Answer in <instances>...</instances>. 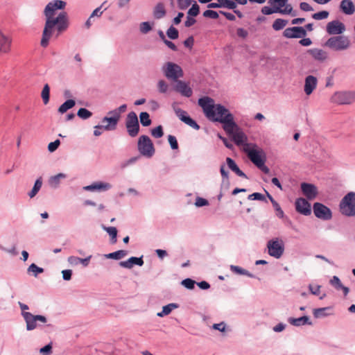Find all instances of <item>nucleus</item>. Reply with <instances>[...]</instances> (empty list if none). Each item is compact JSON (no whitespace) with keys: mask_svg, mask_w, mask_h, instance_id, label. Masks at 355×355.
<instances>
[{"mask_svg":"<svg viewBox=\"0 0 355 355\" xmlns=\"http://www.w3.org/2000/svg\"><path fill=\"white\" fill-rule=\"evenodd\" d=\"M198 103L209 121L222 123L227 134L231 136L238 145L244 146L243 135L239 132L233 115L225 106L216 104L214 100L209 96L200 98Z\"/></svg>","mask_w":355,"mask_h":355,"instance_id":"nucleus-1","label":"nucleus"},{"mask_svg":"<svg viewBox=\"0 0 355 355\" xmlns=\"http://www.w3.org/2000/svg\"><path fill=\"white\" fill-rule=\"evenodd\" d=\"M66 2L62 0H53L49 2L44 8L46 22L42 32L40 44L46 48L51 37L55 31V37H58L69 26L68 15L65 11L60 12L56 17H53L56 10L64 9Z\"/></svg>","mask_w":355,"mask_h":355,"instance_id":"nucleus-2","label":"nucleus"},{"mask_svg":"<svg viewBox=\"0 0 355 355\" xmlns=\"http://www.w3.org/2000/svg\"><path fill=\"white\" fill-rule=\"evenodd\" d=\"M245 155L252 163L264 173H268L270 169L266 166V155L264 150L256 144L245 142Z\"/></svg>","mask_w":355,"mask_h":355,"instance_id":"nucleus-3","label":"nucleus"},{"mask_svg":"<svg viewBox=\"0 0 355 355\" xmlns=\"http://www.w3.org/2000/svg\"><path fill=\"white\" fill-rule=\"evenodd\" d=\"M127 109L126 104H123L119 107L108 112V114L111 116H104L102 119V123H107L106 129H116L117 124L121 118V114L125 112Z\"/></svg>","mask_w":355,"mask_h":355,"instance_id":"nucleus-4","label":"nucleus"},{"mask_svg":"<svg viewBox=\"0 0 355 355\" xmlns=\"http://www.w3.org/2000/svg\"><path fill=\"white\" fill-rule=\"evenodd\" d=\"M340 211L347 216H355V193H348L340 203Z\"/></svg>","mask_w":355,"mask_h":355,"instance_id":"nucleus-5","label":"nucleus"},{"mask_svg":"<svg viewBox=\"0 0 355 355\" xmlns=\"http://www.w3.org/2000/svg\"><path fill=\"white\" fill-rule=\"evenodd\" d=\"M324 46L334 51H344L349 47L350 41L346 36H334L326 41Z\"/></svg>","mask_w":355,"mask_h":355,"instance_id":"nucleus-6","label":"nucleus"},{"mask_svg":"<svg viewBox=\"0 0 355 355\" xmlns=\"http://www.w3.org/2000/svg\"><path fill=\"white\" fill-rule=\"evenodd\" d=\"M267 249L270 256L279 259L284 252V242L280 238H274L268 241Z\"/></svg>","mask_w":355,"mask_h":355,"instance_id":"nucleus-7","label":"nucleus"},{"mask_svg":"<svg viewBox=\"0 0 355 355\" xmlns=\"http://www.w3.org/2000/svg\"><path fill=\"white\" fill-rule=\"evenodd\" d=\"M162 71L164 76L170 80L178 81V79L182 78L184 73L178 64L168 62L162 67Z\"/></svg>","mask_w":355,"mask_h":355,"instance_id":"nucleus-8","label":"nucleus"},{"mask_svg":"<svg viewBox=\"0 0 355 355\" xmlns=\"http://www.w3.org/2000/svg\"><path fill=\"white\" fill-rule=\"evenodd\" d=\"M138 150L141 155L151 157L155 153L153 144L149 137L141 135L138 140Z\"/></svg>","mask_w":355,"mask_h":355,"instance_id":"nucleus-9","label":"nucleus"},{"mask_svg":"<svg viewBox=\"0 0 355 355\" xmlns=\"http://www.w3.org/2000/svg\"><path fill=\"white\" fill-rule=\"evenodd\" d=\"M125 127L131 137H135L138 135L140 127L138 117L135 112H130L127 114Z\"/></svg>","mask_w":355,"mask_h":355,"instance_id":"nucleus-10","label":"nucleus"},{"mask_svg":"<svg viewBox=\"0 0 355 355\" xmlns=\"http://www.w3.org/2000/svg\"><path fill=\"white\" fill-rule=\"evenodd\" d=\"M288 0H269L268 3L275 9L277 13L295 16L296 12L293 11V7L291 4L288 3Z\"/></svg>","mask_w":355,"mask_h":355,"instance_id":"nucleus-11","label":"nucleus"},{"mask_svg":"<svg viewBox=\"0 0 355 355\" xmlns=\"http://www.w3.org/2000/svg\"><path fill=\"white\" fill-rule=\"evenodd\" d=\"M21 315L26 323V330L32 331L37 327V322L45 323L47 319L42 315H33L30 312L23 311Z\"/></svg>","mask_w":355,"mask_h":355,"instance_id":"nucleus-12","label":"nucleus"},{"mask_svg":"<svg viewBox=\"0 0 355 355\" xmlns=\"http://www.w3.org/2000/svg\"><path fill=\"white\" fill-rule=\"evenodd\" d=\"M313 212L317 218L323 220H329L331 218V211L329 208L319 202L314 203Z\"/></svg>","mask_w":355,"mask_h":355,"instance_id":"nucleus-13","label":"nucleus"},{"mask_svg":"<svg viewBox=\"0 0 355 355\" xmlns=\"http://www.w3.org/2000/svg\"><path fill=\"white\" fill-rule=\"evenodd\" d=\"M283 35L286 38H302L306 35V31L303 27L294 26L286 28Z\"/></svg>","mask_w":355,"mask_h":355,"instance_id":"nucleus-14","label":"nucleus"},{"mask_svg":"<svg viewBox=\"0 0 355 355\" xmlns=\"http://www.w3.org/2000/svg\"><path fill=\"white\" fill-rule=\"evenodd\" d=\"M326 30L329 35H339L345 31V26L338 20H334L327 24Z\"/></svg>","mask_w":355,"mask_h":355,"instance_id":"nucleus-15","label":"nucleus"},{"mask_svg":"<svg viewBox=\"0 0 355 355\" xmlns=\"http://www.w3.org/2000/svg\"><path fill=\"white\" fill-rule=\"evenodd\" d=\"M295 209L297 212L304 216H309L311 213V204L302 198L296 200Z\"/></svg>","mask_w":355,"mask_h":355,"instance_id":"nucleus-16","label":"nucleus"},{"mask_svg":"<svg viewBox=\"0 0 355 355\" xmlns=\"http://www.w3.org/2000/svg\"><path fill=\"white\" fill-rule=\"evenodd\" d=\"M301 189L303 194L309 199L313 200L316 198L318 195V189L317 187L312 184L309 183H302L301 184Z\"/></svg>","mask_w":355,"mask_h":355,"instance_id":"nucleus-17","label":"nucleus"},{"mask_svg":"<svg viewBox=\"0 0 355 355\" xmlns=\"http://www.w3.org/2000/svg\"><path fill=\"white\" fill-rule=\"evenodd\" d=\"M333 102L339 105L350 104L352 102V98L347 92H336L332 96Z\"/></svg>","mask_w":355,"mask_h":355,"instance_id":"nucleus-18","label":"nucleus"},{"mask_svg":"<svg viewBox=\"0 0 355 355\" xmlns=\"http://www.w3.org/2000/svg\"><path fill=\"white\" fill-rule=\"evenodd\" d=\"M112 188V185L108 182H96L90 185H87L83 187L85 191H108Z\"/></svg>","mask_w":355,"mask_h":355,"instance_id":"nucleus-19","label":"nucleus"},{"mask_svg":"<svg viewBox=\"0 0 355 355\" xmlns=\"http://www.w3.org/2000/svg\"><path fill=\"white\" fill-rule=\"evenodd\" d=\"M318 84L316 77L309 75L306 77L304 90L306 95L309 96L315 89Z\"/></svg>","mask_w":355,"mask_h":355,"instance_id":"nucleus-20","label":"nucleus"},{"mask_svg":"<svg viewBox=\"0 0 355 355\" xmlns=\"http://www.w3.org/2000/svg\"><path fill=\"white\" fill-rule=\"evenodd\" d=\"M12 39L0 31V52L8 53L11 50Z\"/></svg>","mask_w":355,"mask_h":355,"instance_id":"nucleus-21","label":"nucleus"},{"mask_svg":"<svg viewBox=\"0 0 355 355\" xmlns=\"http://www.w3.org/2000/svg\"><path fill=\"white\" fill-rule=\"evenodd\" d=\"M175 89L186 97H190L193 94L191 88L186 83L182 80L177 81Z\"/></svg>","mask_w":355,"mask_h":355,"instance_id":"nucleus-22","label":"nucleus"},{"mask_svg":"<svg viewBox=\"0 0 355 355\" xmlns=\"http://www.w3.org/2000/svg\"><path fill=\"white\" fill-rule=\"evenodd\" d=\"M119 265L125 268H131L133 265H137L139 266H141L144 265V260L143 257H131L126 261H121L119 263Z\"/></svg>","mask_w":355,"mask_h":355,"instance_id":"nucleus-23","label":"nucleus"},{"mask_svg":"<svg viewBox=\"0 0 355 355\" xmlns=\"http://www.w3.org/2000/svg\"><path fill=\"white\" fill-rule=\"evenodd\" d=\"M341 11L345 15H351L355 12V6L351 0H343L340 4Z\"/></svg>","mask_w":355,"mask_h":355,"instance_id":"nucleus-24","label":"nucleus"},{"mask_svg":"<svg viewBox=\"0 0 355 355\" xmlns=\"http://www.w3.org/2000/svg\"><path fill=\"white\" fill-rule=\"evenodd\" d=\"M309 53L312 55V57L320 62H323L326 60L328 58L327 53L319 49H313L309 51Z\"/></svg>","mask_w":355,"mask_h":355,"instance_id":"nucleus-25","label":"nucleus"},{"mask_svg":"<svg viewBox=\"0 0 355 355\" xmlns=\"http://www.w3.org/2000/svg\"><path fill=\"white\" fill-rule=\"evenodd\" d=\"M330 284L332 286H334L336 290H343L344 295H347L349 289V288L343 286L340 280V279L337 276H334L332 279L330 280Z\"/></svg>","mask_w":355,"mask_h":355,"instance_id":"nucleus-26","label":"nucleus"},{"mask_svg":"<svg viewBox=\"0 0 355 355\" xmlns=\"http://www.w3.org/2000/svg\"><path fill=\"white\" fill-rule=\"evenodd\" d=\"M67 178L66 174L60 173L55 175L51 177L49 180V185L54 189H56L59 187L60 184V180L64 179Z\"/></svg>","mask_w":355,"mask_h":355,"instance_id":"nucleus-27","label":"nucleus"},{"mask_svg":"<svg viewBox=\"0 0 355 355\" xmlns=\"http://www.w3.org/2000/svg\"><path fill=\"white\" fill-rule=\"evenodd\" d=\"M288 322L291 324L297 327L305 324H311V322H309V318L308 316H302L298 318H290L288 319Z\"/></svg>","mask_w":355,"mask_h":355,"instance_id":"nucleus-28","label":"nucleus"},{"mask_svg":"<svg viewBox=\"0 0 355 355\" xmlns=\"http://www.w3.org/2000/svg\"><path fill=\"white\" fill-rule=\"evenodd\" d=\"M178 304L176 303H170L166 306H164L162 311L161 312H158L157 315L160 318L168 315L173 309L178 308Z\"/></svg>","mask_w":355,"mask_h":355,"instance_id":"nucleus-29","label":"nucleus"},{"mask_svg":"<svg viewBox=\"0 0 355 355\" xmlns=\"http://www.w3.org/2000/svg\"><path fill=\"white\" fill-rule=\"evenodd\" d=\"M227 164L230 169L234 171L236 175L240 177L244 176V173L239 168L235 162L230 157L226 159Z\"/></svg>","mask_w":355,"mask_h":355,"instance_id":"nucleus-30","label":"nucleus"},{"mask_svg":"<svg viewBox=\"0 0 355 355\" xmlns=\"http://www.w3.org/2000/svg\"><path fill=\"white\" fill-rule=\"evenodd\" d=\"M166 15V10L164 8V6L162 3H157L153 11V15L155 19H162Z\"/></svg>","mask_w":355,"mask_h":355,"instance_id":"nucleus-31","label":"nucleus"},{"mask_svg":"<svg viewBox=\"0 0 355 355\" xmlns=\"http://www.w3.org/2000/svg\"><path fill=\"white\" fill-rule=\"evenodd\" d=\"M76 105V102L73 99L67 100L64 103H62L58 107V112L60 114L65 113L67 110L74 107Z\"/></svg>","mask_w":355,"mask_h":355,"instance_id":"nucleus-32","label":"nucleus"},{"mask_svg":"<svg viewBox=\"0 0 355 355\" xmlns=\"http://www.w3.org/2000/svg\"><path fill=\"white\" fill-rule=\"evenodd\" d=\"M128 252L125 250H120L114 252L104 254L105 257L107 259H113L116 260L121 259L127 255Z\"/></svg>","mask_w":355,"mask_h":355,"instance_id":"nucleus-33","label":"nucleus"},{"mask_svg":"<svg viewBox=\"0 0 355 355\" xmlns=\"http://www.w3.org/2000/svg\"><path fill=\"white\" fill-rule=\"evenodd\" d=\"M42 186V178H39L36 180V181L35 182V184H34V186L32 189V190L28 193V196L31 198H33V197H35L37 193L39 192V191L40 190L41 187Z\"/></svg>","mask_w":355,"mask_h":355,"instance_id":"nucleus-34","label":"nucleus"},{"mask_svg":"<svg viewBox=\"0 0 355 355\" xmlns=\"http://www.w3.org/2000/svg\"><path fill=\"white\" fill-rule=\"evenodd\" d=\"M103 230L107 232V233L111 237V243H115L116 242L117 237V230L115 227H106L105 225H102Z\"/></svg>","mask_w":355,"mask_h":355,"instance_id":"nucleus-35","label":"nucleus"},{"mask_svg":"<svg viewBox=\"0 0 355 355\" xmlns=\"http://www.w3.org/2000/svg\"><path fill=\"white\" fill-rule=\"evenodd\" d=\"M28 273H32L34 277L44 272V269L37 266L35 263H31L27 269Z\"/></svg>","mask_w":355,"mask_h":355,"instance_id":"nucleus-36","label":"nucleus"},{"mask_svg":"<svg viewBox=\"0 0 355 355\" xmlns=\"http://www.w3.org/2000/svg\"><path fill=\"white\" fill-rule=\"evenodd\" d=\"M140 122L143 126H148L151 124L150 115L146 112H142L139 114Z\"/></svg>","mask_w":355,"mask_h":355,"instance_id":"nucleus-37","label":"nucleus"},{"mask_svg":"<svg viewBox=\"0 0 355 355\" xmlns=\"http://www.w3.org/2000/svg\"><path fill=\"white\" fill-rule=\"evenodd\" d=\"M41 96L43 100L44 104L46 105L49 101L50 96V87L48 84L44 85L41 93Z\"/></svg>","mask_w":355,"mask_h":355,"instance_id":"nucleus-38","label":"nucleus"},{"mask_svg":"<svg viewBox=\"0 0 355 355\" xmlns=\"http://www.w3.org/2000/svg\"><path fill=\"white\" fill-rule=\"evenodd\" d=\"M287 24V20L282 19H277L272 24V28L275 31H279L284 28Z\"/></svg>","mask_w":355,"mask_h":355,"instance_id":"nucleus-39","label":"nucleus"},{"mask_svg":"<svg viewBox=\"0 0 355 355\" xmlns=\"http://www.w3.org/2000/svg\"><path fill=\"white\" fill-rule=\"evenodd\" d=\"M167 36L171 40H176L178 38L179 32L172 25L171 26L168 30L166 31Z\"/></svg>","mask_w":355,"mask_h":355,"instance_id":"nucleus-40","label":"nucleus"},{"mask_svg":"<svg viewBox=\"0 0 355 355\" xmlns=\"http://www.w3.org/2000/svg\"><path fill=\"white\" fill-rule=\"evenodd\" d=\"M77 115L82 119H87L92 116V113L86 108H80L77 112Z\"/></svg>","mask_w":355,"mask_h":355,"instance_id":"nucleus-41","label":"nucleus"},{"mask_svg":"<svg viewBox=\"0 0 355 355\" xmlns=\"http://www.w3.org/2000/svg\"><path fill=\"white\" fill-rule=\"evenodd\" d=\"M220 4V8H227L229 9H234L236 7V3L230 0H217Z\"/></svg>","mask_w":355,"mask_h":355,"instance_id":"nucleus-42","label":"nucleus"},{"mask_svg":"<svg viewBox=\"0 0 355 355\" xmlns=\"http://www.w3.org/2000/svg\"><path fill=\"white\" fill-rule=\"evenodd\" d=\"M329 12L327 10H322L312 15V18L315 20H322L328 18Z\"/></svg>","mask_w":355,"mask_h":355,"instance_id":"nucleus-43","label":"nucleus"},{"mask_svg":"<svg viewBox=\"0 0 355 355\" xmlns=\"http://www.w3.org/2000/svg\"><path fill=\"white\" fill-rule=\"evenodd\" d=\"M329 309V307L315 309L313 310V315L315 318H322L326 316L327 315L326 311Z\"/></svg>","mask_w":355,"mask_h":355,"instance_id":"nucleus-44","label":"nucleus"},{"mask_svg":"<svg viewBox=\"0 0 355 355\" xmlns=\"http://www.w3.org/2000/svg\"><path fill=\"white\" fill-rule=\"evenodd\" d=\"M182 285L184 286L187 289H193L194 288L195 285L196 284V281L193 280L190 278H187L182 281Z\"/></svg>","mask_w":355,"mask_h":355,"instance_id":"nucleus-45","label":"nucleus"},{"mask_svg":"<svg viewBox=\"0 0 355 355\" xmlns=\"http://www.w3.org/2000/svg\"><path fill=\"white\" fill-rule=\"evenodd\" d=\"M199 12H200L199 6L196 3H194L192 5V6L189 9V10L187 12V15L194 17H196L199 14Z\"/></svg>","mask_w":355,"mask_h":355,"instance_id":"nucleus-46","label":"nucleus"},{"mask_svg":"<svg viewBox=\"0 0 355 355\" xmlns=\"http://www.w3.org/2000/svg\"><path fill=\"white\" fill-rule=\"evenodd\" d=\"M151 134L155 138H160L163 136L164 132L162 125H158L151 130Z\"/></svg>","mask_w":355,"mask_h":355,"instance_id":"nucleus-47","label":"nucleus"},{"mask_svg":"<svg viewBox=\"0 0 355 355\" xmlns=\"http://www.w3.org/2000/svg\"><path fill=\"white\" fill-rule=\"evenodd\" d=\"M107 126L106 125H97L94 126V135L96 137H98L101 135L102 132L101 131V129H103L105 131H112L115 129H106L105 127Z\"/></svg>","mask_w":355,"mask_h":355,"instance_id":"nucleus-48","label":"nucleus"},{"mask_svg":"<svg viewBox=\"0 0 355 355\" xmlns=\"http://www.w3.org/2000/svg\"><path fill=\"white\" fill-rule=\"evenodd\" d=\"M220 174H221V175L223 177V184H229L228 171H227L225 170V166L224 164L220 166Z\"/></svg>","mask_w":355,"mask_h":355,"instance_id":"nucleus-49","label":"nucleus"},{"mask_svg":"<svg viewBox=\"0 0 355 355\" xmlns=\"http://www.w3.org/2000/svg\"><path fill=\"white\" fill-rule=\"evenodd\" d=\"M185 121L184 123L193 128V129L198 130L200 129V125L196 123L195 120L189 116L187 119H184Z\"/></svg>","mask_w":355,"mask_h":355,"instance_id":"nucleus-50","label":"nucleus"},{"mask_svg":"<svg viewBox=\"0 0 355 355\" xmlns=\"http://www.w3.org/2000/svg\"><path fill=\"white\" fill-rule=\"evenodd\" d=\"M158 89L160 93H166L168 91V84L163 80H159L157 83Z\"/></svg>","mask_w":355,"mask_h":355,"instance_id":"nucleus-51","label":"nucleus"},{"mask_svg":"<svg viewBox=\"0 0 355 355\" xmlns=\"http://www.w3.org/2000/svg\"><path fill=\"white\" fill-rule=\"evenodd\" d=\"M152 29V26L150 23L148 21H144L141 23L140 24V31L144 33H148Z\"/></svg>","mask_w":355,"mask_h":355,"instance_id":"nucleus-52","label":"nucleus"},{"mask_svg":"<svg viewBox=\"0 0 355 355\" xmlns=\"http://www.w3.org/2000/svg\"><path fill=\"white\" fill-rule=\"evenodd\" d=\"M205 17L216 19L218 17V14L216 11L212 10H207L203 12Z\"/></svg>","mask_w":355,"mask_h":355,"instance_id":"nucleus-53","label":"nucleus"},{"mask_svg":"<svg viewBox=\"0 0 355 355\" xmlns=\"http://www.w3.org/2000/svg\"><path fill=\"white\" fill-rule=\"evenodd\" d=\"M168 140L171 146V148L173 150H176L178 148V143L175 136L171 135H168Z\"/></svg>","mask_w":355,"mask_h":355,"instance_id":"nucleus-54","label":"nucleus"},{"mask_svg":"<svg viewBox=\"0 0 355 355\" xmlns=\"http://www.w3.org/2000/svg\"><path fill=\"white\" fill-rule=\"evenodd\" d=\"M176 115L178 116V118L182 121H184V119H187L189 116L187 115V113L186 111H184L181 110L180 108H178L175 110Z\"/></svg>","mask_w":355,"mask_h":355,"instance_id":"nucleus-55","label":"nucleus"},{"mask_svg":"<svg viewBox=\"0 0 355 355\" xmlns=\"http://www.w3.org/2000/svg\"><path fill=\"white\" fill-rule=\"evenodd\" d=\"M208 205H209V202L207 200H206L203 198H201V197H197L196 202H195V205L196 207H201L206 206Z\"/></svg>","mask_w":355,"mask_h":355,"instance_id":"nucleus-56","label":"nucleus"},{"mask_svg":"<svg viewBox=\"0 0 355 355\" xmlns=\"http://www.w3.org/2000/svg\"><path fill=\"white\" fill-rule=\"evenodd\" d=\"M60 141L59 139H56L55 141L51 142L48 146V150L50 152H54L59 146Z\"/></svg>","mask_w":355,"mask_h":355,"instance_id":"nucleus-57","label":"nucleus"},{"mask_svg":"<svg viewBox=\"0 0 355 355\" xmlns=\"http://www.w3.org/2000/svg\"><path fill=\"white\" fill-rule=\"evenodd\" d=\"M261 12L263 15H269L273 13H277L273 7L264 6L261 8Z\"/></svg>","mask_w":355,"mask_h":355,"instance_id":"nucleus-58","label":"nucleus"},{"mask_svg":"<svg viewBox=\"0 0 355 355\" xmlns=\"http://www.w3.org/2000/svg\"><path fill=\"white\" fill-rule=\"evenodd\" d=\"M52 352L51 344H48L40 349V352L43 355L50 354Z\"/></svg>","mask_w":355,"mask_h":355,"instance_id":"nucleus-59","label":"nucleus"},{"mask_svg":"<svg viewBox=\"0 0 355 355\" xmlns=\"http://www.w3.org/2000/svg\"><path fill=\"white\" fill-rule=\"evenodd\" d=\"M196 22V20L193 18V17H191L190 15H188L187 16V19L186 21H184V26L185 27H191L193 25H194Z\"/></svg>","mask_w":355,"mask_h":355,"instance_id":"nucleus-60","label":"nucleus"},{"mask_svg":"<svg viewBox=\"0 0 355 355\" xmlns=\"http://www.w3.org/2000/svg\"><path fill=\"white\" fill-rule=\"evenodd\" d=\"M212 328L215 330H218L219 331L223 332L226 328V324L224 322H221L220 323L214 324Z\"/></svg>","mask_w":355,"mask_h":355,"instance_id":"nucleus-61","label":"nucleus"},{"mask_svg":"<svg viewBox=\"0 0 355 355\" xmlns=\"http://www.w3.org/2000/svg\"><path fill=\"white\" fill-rule=\"evenodd\" d=\"M273 207L277 211V216L279 218H282L284 216V211L280 207V205L275 201L272 203Z\"/></svg>","mask_w":355,"mask_h":355,"instance_id":"nucleus-62","label":"nucleus"},{"mask_svg":"<svg viewBox=\"0 0 355 355\" xmlns=\"http://www.w3.org/2000/svg\"><path fill=\"white\" fill-rule=\"evenodd\" d=\"M230 270L234 273H236V274H238V275H244V269H243L241 267H239V266H234V265H231L230 266Z\"/></svg>","mask_w":355,"mask_h":355,"instance_id":"nucleus-63","label":"nucleus"},{"mask_svg":"<svg viewBox=\"0 0 355 355\" xmlns=\"http://www.w3.org/2000/svg\"><path fill=\"white\" fill-rule=\"evenodd\" d=\"M80 258L75 256H70L67 259L68 263L71 266H77L79 264Z\"/></svg>","mask_w":355,"mask_h":355,"instance_id":"nucleus-64","label":"nucleus"}]
</instances>
